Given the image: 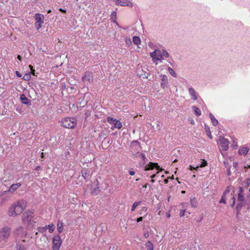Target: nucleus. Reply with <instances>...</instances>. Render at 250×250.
Instances as JSON below:
<instances>
[{"instance_id":"obj_1","label":"nucleus","mask_w":250,"mask_h":250,"mask_svg":"<svg viewBox=\"0 0 250 250\" xmlns=\"http://www.w3.org/2000/svg\"><path fill=\"white\" fill-rule=\"evenodd\" d=\"M26 202L23 200H20L13 203L9 208L8 211L10 216L14 217L21 213L26 208Z\"/></svg>"},{"instance_id":"obj_2","label":"nucleus","mask_w":250,"mask_h":250,"mask_svg":"<svg viewBox=\"0 0 250 250\" xmlns=\"http://www.w3.org/2000/svg\"><path fill=\"white\" fill-rule=\"evenodd\" d=\"M238 204L236 206L237 214L240 212L242 208L245 205H247L248 207L250 205V194L248 195L246 200L244 198V188L240 187L238 192Z\"/></svg>"},{"instance_id":"obj_3","label":"nucleus","mask_w":250,"mask_h":250,"mask_svg":"<svg viewBox=\"0 0 250 250\" xmlns=\"http://www.w3.org/2000/svg\"><path fill=\"white\" fill-rule=\"evenodd\" d=\"M11 233V229L8 226L1 228L0 229V241L6 242Z\"/></svg>"},{"instance_id":"obj_4","label":"nucleus","mask_w":250,"mask_h":250,"mask_svg":"<svg viewBox=\"0 0 250 250\" xmlns=\"http://www.w3.org/2000/svg\"><path fill=\"white\" fill-rule=\"evenodd\" d=\"M62 125L67 128H72L76 125V121L74 118H66L62 120Z\"/></svg>"},{"instance_id":"obj_5","label":"nucleus","mask_w":250,"mask_h":250,"mask_svg":"<svg viewBox=\"0 0 250 250\" xmlns=\"http://www.w3.org/2000/svg\"><path fill=\"white\" fill-rule=\"evenodd\" d=\"M34 209H29L25 211L22 215V220L24 222L29 224L33 217Z\"/></svg>"},{"instance_id":"obj_6","label":"nucleus","mask_w":250,"mask_h":250,"mask_svg":"<svg viewBox=\"0 0 250 250\" xmlns=\"http://www.w3.org/2000/svg\"><path fill=\"white\" fill-rule=\"evenodd\" d=\"M62 240L59 235L55 236L53 238V250H59L62 244Z\"/></svg>"},{"instance_id":"obj_7","label":"nucleus","mask_w":250,"mask_h":250,"mask_svg":"<svg viewBox=\"0 0 250 250\" xmlns=\"http://www.w3.org/2000/svg\"><path fill=\"white\" fill-rule=\"evenodd\" d=\"M150 56L153 61H161L163 60L161 51L159 49H156L153 52H150Z\"/></svg>"},{"instance_id":"obj_8","label":"nucleus","mask_w":250,"mask_h":250,"mask_svg":"<svg viewBox=\"0 0 250 250\" xmlns=\"http://www.w3.org/2000/svg\"><path fill=\"white\" fill-rule=\"evenodd\" d=\"M219 142L221 150L226 151L229 147V140L225 138L224 137L220 136L219 138Z\"/></svg>"},{"instance_id":"obj_9","label":"nucleus","mask_w":250,"mask_h":250,"mask_svg":"<svg viewBox=\"0 0 250 250\" xmlns=\"http://www.w3.org/2000/svg\"><path fill=\"white\" fill-rule=\"evenodd\" d=\"M160 77L161 79V86L163 89H165L168 85L167 77L165 75H161Z\"/></svg>"},{"instance_id":"obj_10","label":"nucleus","mask_w":250,"mask_h":250,"mask_svg":"<svg viewBox=\"0 0 250 250\" xmlns=\"http://www.w3.org/2000/svg\"><path fill=\"white\" fill-rule=\"evenodd\" d=\"M154 168L159 170L160 169V166L157 163L150 162L148 165L145 167V170H149L153 169Z\"/></svg>"},{"instance_id":"obj_11","label":"nucleus","mask_w":250,"mask_h":250,"mask_svg":"<svg viewBox=\"0 0 250 250\" xmlns=\"http://www.w3.org/2000/svg\"><path fill=\"white\" fill-rule=\"evenodd\" d=\"M81 173L82 176L86 179L90 177L92 174V171L90 169L83 168Z\"/></svg>"},{"instance_id":"obj_12","label":"nucleus","mask_w":250,"mask_h":250,"mask_svg":"<svg viewBox=\"0 0 250 250\" xmlns=\"http://www.w3.org/2000/svg\"><path fill=\"white\" fill-rule=\"evenodd\" d=\"M36 22L38 23H43L44 22V16L43 15L39 13L36 14L34 16Z\"/></svg>"},{"instance_id":"obj_13","label":"nucleus","mask_w":250,"mask_h":250,"mask_svg":"<svg viewBox=\"0 0 250 250\" xmlns=\"http://www.w3.org/2000/svg\"><path fill=\"white\" fill-rule=\"evenodd\" d=\"M21 184L20 183L12 184V185L10 186L8 191L10 193H13L19 188H20L21 186Z\"/></svg>"},{"instance_id":"obj_14","label":"nucleus","mask_w":250,"mask_h":250,"mask_svg":"<svg viewBox=\"0 0 250 250\" xmlns=\"http://www.w3.org/2000/svg\"><path fill=\"white\" fill-rule=\"evenodd\" d=\"M83 79L84 81H87L89 83H91L93 80L92 74L89 72L86 73L83 77Z\"/></svg>"},{"instance_id":"obj_15","label":"nucleus","mask_w":250,"mask_h":250,"mask_svg":"<svg viewBox=\"0 0 250 250\" xmlns=\"http://www.w3.org/2000/svg\"><path fill=\"white\" fill-rule=\"evenodd\" d=\"M119 5L122 6H127L132 7L133 6V4L129 0H123V1L121 0V2H120L119 3Z\"/></svg>"},{"instance_id":"obj_16","label":"nucleus","mask_w":250,"mask_h":250,"mask_svg":"<svg viewBox=\"0 0 250 250\" xmlns=\"http://www.w3.org/2000/svg\"><path fill=\"white\" fill-rule=\"evenodd\" d=\"M249 150V149L248 147H243L239 150L238 152L240 155H246L248 153Z\"/></svg>"},{"instance_id":"obj_17","label":"nucleus","mask_w":250,"mask_h":250,"mask_svg":"<svg viewBox=\"0 0 250 250\" xmlns=\"http://www.w3.org/2000/svg\"><path fill=\"white\" fill-rule=\"evenodd\" d=\"M57 231L59 233H61L63 231V224L62 221L59 220L57 223Z\"/></svg>"},{"instance_id":"obj_18","label":"nucleus","mask_w":250,"mask_h":250,"mask_svg":"<svg viewBox=\"0 0 250 250\" xmlns=\"http://www.w3.org/2000/svg\"><path fill=\"white\" fill-rule=\"evenodd\" d=\"M188 91L190 95L192 97V99L194 100H196L197 99V97L196 95V92L194 89L192 87H190Z\"/></svg>"},{"instance_id":"obj_19","label":"nucleus","mask_w":250,"mask_h":250,"mask_svg":"<svg viewBox=\"0 0 250 250\" xmlns=\"http://www.w3.org/2000/svg\"><path fill=\"white\" fill-rule=\"evenodd\" d=\"M20 100L21 103L27 105L29 103V100L23 94L21 95Z\"/></svg>"},{"instance_id":"obj_20","label":"nucleus","mask_w":250,"mask_h":250,"mask_svg":"<svg viewBox=\"0 0 250 250\" xmlns=\"http://www.w3.org/2000/svg\"><path fill=\"white\" fill-rule=\"evenodd\" d=\"M209 117L211 120L212 125L214 126L216 125L218 123V121L215 118V117L213 116V115L211 113L209 114Z\"/></svg>"},{"instance_id":"obj_21","label":"nucleus","mask_w":250,"mask_h":250,"mask_svg":"<svg viewBox=\"0 0 250 250\" xmlns=\"http://www.w3.org/2000/svg\"><path fill=\"white\" fill-rule=\"evenodd\" d=\"M205 130L206 131L207 134L208 136V137L210 139H212V136H211V131L210 130V128H209V126H208L206 125H205Z\"/></svg>"},{"instance_id":"obj_22","label":"nucleus","mask_w":250,"mask_h":250,"mask_svg":"<svg viewBox=\"0 0 250 250\" xmlns=\"http://www.w3.org/2000/svg\"><path fill=\"white\" fill-rule=\"evenodd\" d=\"M133 42L136 45H138L141 43V40L139 37L134 36L133 38Z\"/></svg>"},{"instance_id":"obj_23","label":"nucleus","mask_w":250,"mask_h":250,"mask_svg":"<svg viewBox=\"0 0 250 250\" xmlns=\"http://www.w3.org/2000/svg\"><path fill=\"white\" fill-rule=\"evenodd\" d=\"M193 110L194 111L195 114L197 116H200L201 115V111L199 108L197 107L196 106H193L192 107Z\"/></svg>"},{"instance_id":"obj_24","label":"nucleus","mask_w":250,"mask_h":250,"mask_svg":"<svg viewBox=\"0 0 250 250\" xmlns=\"http://www.w3.org/2000/svg\"><path fill=\"white\" fill-rule=\"evenodd\" d=\"M146 246L147 250H153V245L150 241H147Z\"/></svg>"},{"instance_id":"obj_25","label":"nucleus","mask_w":250,"mask_h":250,"mask_svg":"<svg viewBox=\"0 0 250 250\" xmlns=\"http://www.w3.org/2000/svg\"><path fill=\"white\" fill-rule=\"evenodd\" d=\"M114 126L116 128L120 129L122 127V124L120 121L116 120L114 124Z\"/></svg>"},{"instance_id":"obj_26","label":"nucleus","mask_w":250,"mask_h":250,"mask_svg":"<svg viewBox=\"0 0 250 250\" xmlns=\"http://www.w3.org/2000/svg\"><path fill=\"white\" fill-rule=\"evenodd\" d=\"M47 226V229H49V232L50 233H52L54 230V229H55V226L54 224H50L49 225H48V226Z\"/></svg>"},{"instance_id":"obj_27","label":"nucleus","mask_w":250,"mask_h":250,"mask_svg":"<svg viewBox=\"0 0 250 250\" xmlns=\"http://www.w3.org/2000/svg\"><path fill=\"white\" fill-rule=\"evenodd\" d=\"M167 70L169 72V73L174 77H177V74L175 72V71H174V70L170 67H168V68H167Z\"/></svg>"},{"instance_id":"obj_28","label":"nucleus","mask_w":250,"mask_h":250,"mask_svg":"<svg viewBox=\"0 0 250 250\" xmlns=\"http://www.w3.org/2000/svg\"><path fill=\"white\" fill-rule=\"evenodd\" d=\"M117 120L115 119H114L112 117H107V122L109 123L110 124H114V123H115V121H116Z\"/></svg>"},{"instance_id":"obj_29","label":"nucleus","mask_w":250,"mask_h":250,"mask_svg":"<svg viewBox=\"0 0 250 250\" xmlns=\"http://www.w3.org/2000/svg\"><path fill=\"white\" fill-rule=\"evenodd\" d=\"M141 201L134 202L132 206L131 211H134L135 209L136 208V207L141 204Z\"/></svg>"},{"instance_id":"obj_30","label":"nucleus","mask_w":250,"mask_h":250,"mask_svg":"<svg viewBox=\"0 0 250 250\" xmlns=\"http://www.w3.org/2000/svg\"><path fill=\"white\" fill-rule=\"evenodd\" d=\"M190 204L192 207L196 208L197 206V203L195 198L190 199Z\"/></svg>"},{"instance_id":"obj_31","label":"nucleus","mask_w":250,"mask_h":250,"mask_svg":"<svg viewBox=\"0 0 250 250\" xmlns=\"http://www.w3.org/2000/svg\"><path fill=\"white\" fill-rule=\"evenodd\" d=\"M22 79L25 81H28L31 79L30 73L25 74L22 77Z\"/></svg>"},{"instance_id":"obj_32","label":"nucleus","mask_w":250,"mask_h":250,"mask_svg":"<svg viewBox=\"0 0 250 250\" xmlns=\"http://www.w3.org/2000/svg\"><path fill=\"white\" fill-rule=\"evenodd\" d=\"M161 53L162 54L163 59H164L163 56L165 57L166 58H168L169 56L168 53L166 50H165L164 49L162 50Z\"/></svg>"},{"instance_id":"obj_33","label":"nucleus","mask_w":250,"mask_h":250,"mask_svg":"<svg viewBox=\"0 0 250 250\" xmlns=\"http://www.w3.org/2000/svg\"><path fill=\"white\" fill-rule=\"evenodd\" d=\"M100 191V189L99 187H97L96 188H93L91 190V193L93 194H98V193Z\"/></svg>"},{"instance_id":"obj_34","label":"nucleus","mask_w":250,"mask_h":250,"mask_svg":"<svg viewBox=\"0 0 250 250\" xmlns=\"http://www.w3.org/2000/svg\"><path fill=\"white\" fill-rule=\"evenodd\" d=\"M111 18L113 20L114 22H116V13L115 11H112L111 13Z\"/></svg>"},{"instance_id":"obj_35","label":"nucleus","mask_w":250,"mask_h":250,"mask_svg":"<svg viewBox=\"0 0 250 250\" xmlns=\"http://www.w3.org/2000/svg\"><path fill=\"white\" fill-rule=\"evenodd\" d=\"M38 230L40 232L43 233L46 231L47 226H45L44 227H39L38 228Z\"/></svg>"},{"instance_id":"obj_36","label":"nucleus","mask_w":250,"mask_h":250,"mask_svg":"<svg viewBox=\"0 0 250 250\" xmlns=\"http://www.w3.org/2000/svg\"><path fill=\"white\" fill-rule=\"evenodd\" d=\"M43 23H37V22L35 23V28H36V29L37 30H39L42 26V24H43Z\"/></svg>"},{"instance_id":"obj_37","label":"nucleus","mask_w":250,"mask_h":250,"mask_svg":"<svg viewBox=\"0 0 250 250\" xmlns=\"http://www.w3.org/2000/svg\"><path fill=\"white\" fill-rule=\"evenodd\" d=\"M207 165V161H205V160H203V161L201 162V164L198 166H199V167H205Z\"/></svg>"},{"instance_id":"obj_38","label":"nucleus","mask_w":250,"mask_h":250,"mask_svg":"<svg viewBox=\"0 0 250 250\" xmlns=\"http://www.w3.org/2000/svg\"><path fill=\"white\" fill-rule=\"evenodd\" d=\"M245 184H246V187L248 188L250 185V179L247 178L245 182Z\"/></svg>"},{"instance_id":"obj_39","label":"nucleus","mask_w":250,"mask_h":250,"mask_svg":"<svg viewBox=\"0 0 250 250\" xmlns=\"http://www.w3.org/2000/svg\"><path fill=\"white\" fill-rule=\"evenodd\" d=\"M224 164L226 166V167L228 168V169H227L228 175H229V176L230 175V174H231L230 167H228L226 165V163L225 162H224Z\"/></svg>"},{"instance_id":"obj_40","label":"nucleus","mask_w":250,"mask_h":250,"mask_svg":"<svg viewBox=\"0 0 250 250\" xmlns=\"http://www.w3.org/2000/svg\"><path fill=\"white\" fill-rule=\"evenodd\" d=\"M138 157L141 158L142 160H145L146 159V155L144 153H138Z\"/></svg>"},{"instance_id":"obj_41","label":"nucleus","mask_w":250,"mask_h":250,"mask_svg":"<svg viewBox=\"0 0 250 250\" xmlns=\"http://www.w3.org/2000/svg\"><path fill=\"white\" fill-rule=\"evenodd\" d=\"M17 248L18 250H26L24 246L22 245H18Z\"/></svg>"},{"instance_id":"obj_42","label":"nucleus","mask_w":250,"mask_h":250,"mask_svg":"<svg viewBox=\"0 0 250 250\" xmlns=\"http://www.w3.org/2000/svg\"><path fill=\"white\" fill-rule=\"evenodd\" d=\"M219 202L220 203H223L224 204H226V199L225 198V195H223L221 200H220Z\"/></svg>"},{"instance_id":"obj_43","label":"nucleus","mask_w":250,"mask_h":250,"mask_svg":"<svg viewBox=\"0 0 250 250\" xmlns=\"http://www.w3.org/2000/svg\"><path fill=\"white\" fill-rule=\"evenodd\" d=\"M185 212H186L185 209L181 210L179 213L180 216L181 217H183L185 215Z\"/></svg>"},{"instance_id":"obj_44","label":"nucleus","mask_w":250,"mask_h":250,"mask_svg":"<svg viewBox=\"0 0 250 250\" xmlns=\"http://www.w3.org/2000/svg\"><path fill=\"white\" fill-rule=\"evenodd\" d=\"M199 168V166H197L196 167H192V166H189V169L190 170H193V169H196L197 170V168Z\"/></svg>"},{"instance_id":"obj_45","label":"nucleus","mask_w":250,"mask_h":250,"mask_svg":"<svg viewBox=\"0 0 250 250\" xmlns=\"http://www.w3.org/2000/svg\"><path fill=\"white\" fill-rule=\"evenodd\" d=\"M230 191L229 187H227L225 191L224 192L223 195H225L226 194L228 193Z\"/></svg>"},{"instance_id":"obj_46","label":"nucleus","mask_w":250,"mask_h":250,"mask_svg":"<svg viewBox=\"0 0 250 250\" xmlns=\"http://www.w3.org/2000/svg\"><path fill=\"white\" fill-rule=\"evenodd\" d=\"M29 67L31 68V73L33 75H35V69H33V67L31 66V65H29Z\"/></svg>"},{"instance_id":"obj_47","label":"nucleus","mask_w":250,"mask_h":250,"mask_svg":"<svg viewBox=\"0 0 250 250\" xmlns=\"http://www.w3.org/2000/svg\"><path fill=\"white\" fill-rule=\"evenodd\" d=\"M23 230V228L22 227H20L17 229V231L21 232V231H22Z\"/></svg>"},{"instance_id":"obj_48","label":"nucleus","mask_w":250,"mask_h":250,"mask_svg":"<svg viewBox=\"0 0 250 250\" xmlns=\"http://www.w3.org/2000/svg\"><path fill=\"white\" fill-rule=\"evenodd\" d=\"M143 218H144L143 217H139V218H138L137 219L136 221H137V222H141V221H142L143 220Z\"/></svg>"},{"instance_id":"obj_49","label":"nucleus","mask_w":250,"mask_h":250,"mask_svg":"<svg viewBox=\"0 0 250 250\" xmlns=\"http://www.w3.org/2000/svg\"><path fill=\"white\" fill-rule=\"evenodd\" d=\"M16 74L17 76L18 77H21V74L20 72H19L18 71H16Z\"/></svg>"},{"instance_id":"obj_50","label":"nucleus","mask_w":250,"mask_h":250,"mask_svg":"<svg viewBox=\"0 0 250 250\" xmlns=\"http://www.w3.org/2000/svg\"><path fill=\"white\" fill-rule=\"evenodd\" d=\"M129 173L130 175H134L135 173V171L133 170H129Z\"/></svg>"},{"instance_id":"obj_51","label":"nucleus","mask_w":250,"mask_h":250,"mask_svg":"<svg viewBox=\"0 0 250 250\" xmlns=\"http://www.w3.org/2000/svg\"><path fill=\"white\" fill-rule=\"evenodd\" d=\"M147 187H150V185L146 183V184L144 185L142 188H146Z\"/></svg>"},{"instance_id":"obj_52","label":"nucleus","mask_w":250,"mask_h":250,"mask_svg":"<svg viewBox=\"0 0 250 250\" xmlns=\"http://www.w3.org/2000/svg\"><path fill=\"white\" fill-rule=\"evenodd\" d=\"M233 166L234 167H236L238 166V163L237 162L233 163Z\"/></svg>"},{"instance_id":"obj_53","label":"nucleus","mask_w":250,"mask_h":250,"mask_svg":"<svg viewBox=\"0 0 250 250\" xmlns=\"http://www.w3.org/2000/svg\"><path fill=\"white\" fill-rule=\"evenodd\" d=\"M59 11L63 13H65L66 12V10H64V9H62V8H60L59 9Z\"/></svg>"},{"instance_id":"obj_54","label":"nucleus","mask_w":250,"mask_h":250,"mask_svg":"<svg viewBox=\"0 0 250 250\" xmlns=\"http://www.w3.org/2000/svg\"><path fill=\"white\" fill-rule=\"evenodd\" d=\"M17 59H18L19 60H20V61H21V59H22V58H21V57L20 55H18V56H17Z\"/></svg>"},{"instance_id":"obj_55","label":"nucleus","mask_w":250,"mask_h":250,"mask_svg":"<svg viewBox=\"0 0 250 250\" xmlns=\"http://www.w3.org/2000/svg\"><path fill=\"white\" fill-rule=\"evenodd\" d=\"M164 183L165 184H167L168 182V179H166L164 180Z\"/></svg>"},{"instance_id":"obj_56","label":"nucleus","mask_w":250,"mask_h":250,"mask_svg":"<svg viewBox=\"0 0 250 250\" xmlns=\"http://www.w3.org/2000/svg\"><path fill=\"white\" fill-rule=\"evenodd\" d=\"M156 174H154L150 176V177H151V178L153 179L154 178H155L156 177Z\"/></svg>"},{"instance_id":"obj_57","label":"nucleus","mask_w":250,"mask_h":250,"mask_svg":"<svg viewBox=\"0 0 250 250\" xmlns=\"http://www.w3.org/2000/svg\"><path fill=\"white\" fill-rule=\"evenodd\" d=\"M40 168V166H37V167L35 168V170H39Z\"/></svg>"},{"instance_id":"obj_58","label":"nucleus","mask_w":250,"mask_h":250,"mask_svg":"<svg viewBox=\"0 0 250 250\" xmlns=\"http://www.w3.org/2000/svg\"><path fill=\"white\" fill-rule=\"evenodd\" d=\"M41 158H43L44 157V154H43V152H42V153H41Z\"/></svg>"},{"instance_id":"obj_59","label":"nucleus","mask_w":250,"mask_h":250,"mask_svg":"<svg viewBox=\"0 0 250 250\" xmlns=\"http://www.w3.org/2000/svg\"><path fill=\"white\" fill-rule=\"evenodd\" d=\"M202 219V217H201V218H200V219L199 220H198L197 221V222L198 223H199V222L201 221V220Z\"/></svg>"},{"instance_id":"obj_60","label":"nucleus","mask_w":250,"mask_h":250,"mask_svg":"<svg viewBox=\"0 0 250 250\" xmlns=\"http://www.w3.org/2000/svg\"><path fill=\"white\" fill-rule=\"evenodd\" d=\"M190 124H192V125H194V122L193 120H192L191 122H190Z\"/></svg>"},{"instance_id":"obj_61","label":"nucleus","mask_w":250,"mask_h":250,"mask_svg":"<svg viewBox=\"0 0 250 250\" xmlns=\"http://www.w3.org/2000/svg\"><path fill=\"white\" fill-rule=\"evenodd\" d=\"M235 205V202H234V201H233V203L231 205V207H233L234 206V205Z\"/></svg>"},{"instance_id":"obj_62","label":"nucleus","mask_w":250,"mask_h":250,"mask_svg":"<svg viewBox=\"0 0 250 250\" xmlns=\"http://www.w3.org/2000/svg\"><path fill=\"white\" fill-rule=\"evenodd\" d=\"M244 168H250V165H248V166H247V167H244Z\"/></svg>"},{"instance_id":"obj_63","label":"nucleus","mask_w":250,"mask_h":250,"mask_svg":"<svg viewBox=\"0 0 250 250\" xmlns=\"http://www.w3.org/2000/svg\"><path fill=\"white\" fill-rule=\"evenodd\" d=\"M148 236V233L147 234H145L144 236L146 238Z\"/></svg>"},{"instance_id":"obj_64","label":"nucleus","mask_w":250,"mask_h":250,"mask_svg":"<svg viewBox=\"0 0 250 250\" xmlns=\"http://www.w3.org/2000/svg\"><path fill=\"white\" fill-rule=\"evenodd\" d=\"M154 180H153V179H152L151 180H150V182L151 183H154Z\"/></svg>"}]
</instances>
